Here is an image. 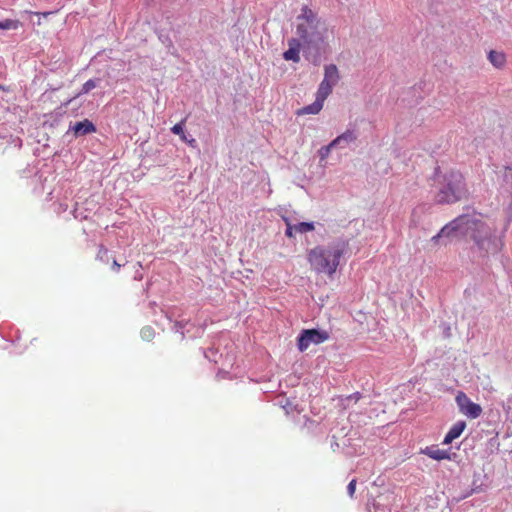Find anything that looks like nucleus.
<instances>
[{"label": "nucleus", "instance_id": "1", "mask_svg": "<svg viewBox=\"0 0 512 512\" xmlns=\"http://www.w3.org/2000/svg\"><path fill=\"white\" fill-rule=\"evenodd\" d=\"M296 19L300 21L296 31L303 41L304 57L314 66H319L329 47L326 41V23L307 5L302 6Z\"/></svg>", "mask_w": 512, "mask_h": 512}, {"label": "nucleus", "instance_id": "2", "mask_svg": "<svg viewBox=\"0 0 512 512\" xmlns=\"http://www.w3.org/2000/svg\"><path fill=\"white\" fill-rule=\"evenodd\" d=\"M348 250L349 241L339 237L327 245H317L310 249L307 253V260L316 273H325L332 277L340 264L341 257Z\"/></svg>", "mask_w": 512, "mask_h": 512}, {"label": "nucleus", "instance_id": "3", "mask_svg": "<svg viewBox=\"0 0 512 512\" xmlns=\"http://www.w3.org/2000/svg\"><path fill=\"white\" fill-rule=\"evenodd\" d=\"M465 215L466 219L463 220L461 237L471 239L482 257L489 253L496 254L500 252L504 246L502 241L504 234L502 233L501 236L496 237L484 221L474 215Z\"/></svg>", "mask_w": 512, "mask_h": 512}, {"label": "nucleus", "instance_id": "4", "mask_svg": "<svg viewBox=\"0 0 512 512\" xmlns=\"http://www.w3.org/2000/svg\"><path fill=\"white\" fill-rule=\"evenodd\" d=\"M437 186L434 201L439 205H451L466 199L469 195L465 177L459 170L450 169L444 172Z\"/></svg>", "mask_w": 512, "mask_h": 512}, {"label": "nucleus", "instance_id": "5", "mask_svg": "<svg viewBox=\"0 0 512 512\" xmlns=\"http://www.w3.org/2000/svg\"><path fill=\"white\" fill-rule=\"evenodd\" d=\"M329 337L328 331L321 328L302 329L296 338V346L300 352H304L310 344H321Z\"/></svg>", "mask_w": 512, "mask_h": 512}, {"label": "nucleus", "instance_id": "6", "mask_svg": "<svg viewBox=\"0 0 512 512\" xmlns=\"http://www.w3.org/2000/svg\"><path fill=\"white\" fill-rule=\"evenodd\" d=\"M466 219V215H459L446 225H444L440 231L432 237L431 241L435 244H447L454 237H461L463 230V220Z\"/></svg>", "mask_w": 512, "mask_h": 512}, {"label": "nucleus", "instance_id": "7", "mask_svg": "<svg viewBox=\"0 0 512 512\" xmlns=\"http://www.w3.org/2000/svg\"><path fill=\"white\" fill-rule=\"evenodd\" d=\"M456 403L459 411L471 419L478 418L482 413L481 406L472 402L463 392L457 394Z\"/></svg>", "mask_w": 512, "mask_h": 512}, {"label": "nucleus", "instance_id": "8", "mask_svg": "<svg viewBox=\"0 0 512 512\" xmlns=\"http://www.w3.org/2000/svg\"><path fill=\"white\" fill-rule=\"evenodd\" d=\"M97 132V126L88 118H85L81 121H77L75 123H70L68 131L66 135L72 133L74 138L85 137L87 135L93 134Z\"/></svg>", "mask_w": 512, "mask_h": 512}, {"label": "nucleus", "instance_id": "9", "mask_svg": "<svg viewBox=\"0 0 512 512\" xmlns=\"http://www.w3.org/2000/svg\"><path fill=\"white\" fill-rule=\"evenodd\" d=\"M299 38H290L288 40V49L283 52L282 57L286 61L298 63L300 61V50L303 49V43Z\"/></svg>", "mask_w": 512, "mask_h": 512}, {"label": "nucleus", "instance_id": "10", "mask_svg": "<svg viewBox=\"0 0 512 512\" xmlns=\"http://www.w3.org/2000/svg\"><path fill=\"white\" fill-rule=\"evenodd\" d=\"M73 102V99H69L66 102L62 103L59 107H57L53 112L48 114H44V117L49 118L43 122V127L55 128L58 126L62 116L65 114L64 108L67 107L70 103Z\"/></svg>", "mask_w": 512, "mask_h": 512}, {"label": "nucleus", "instance_id": "11", "mask_svg": "<svg viewBox=\"0 0 512 512\" xmlns=\"http://www.w3.org/2000/svg\"><path fill=\"white\" fill-rule=\"evenodd\" d=\"M185 121L186 119L179 121L173 127H171L170 131L173 134L178 135L181 141L186 143L188 146L196 148L198 146V143L195 138H193L190 134L186 132Z\"/></svg>", "mask_w": 512, "mask_h": 512}, {"label": "nucleus", "instance_id": "12", "mask_svg": "<svg viewBox=\"0 0 512 512\" xmlns=\"http://www.w3.org/2000/svg\"><path fill=\"white\" fill-rule=\"evenodd\" d=\"M315 229V225L313 221L310 222H299L297 224H288V227L285 230V236L288 238L294 237V232H298L301 234L311 232Z\"/></svg>", "mask_w": 512, "mask_h": 512}, {"label": "nucleus", "instance_id": "13", "mask_svg": "<svg viewBox=\"0 0 512 512\" xmlns=\"http://www.w3.org/2000/svg\"><path fill=\"white\" fill-rule=\"evenodd\" d=\"M466 428L464 421H457L452 425L447 434L444 437L443 444L447 445L452 443L453 440L458 438Z\"/></svg>", "mask_w": 512, "mask_h": 512}, {"label": "nucleus", "instance_id": "14", "mask_svg": "<svg viewBox=\"0 0 512 512\" xmlns=\"http://www.w3.org/2000/svg\"><path fill=\"white\" fill-rule=\"evenodd\" d=\"M323 80L336 85L340 80V73L335 64H328L324 66Z\"/></svg>", "mask_w": 512, "mask_h": 512}, {"label": "nucleus", "instance_id": "15", "mask_svg": "<svg viewBox=\"0 0 512 512\" xmlns=\"http://www.w3.org/2000/svg\"><path fill=\"white\" fill-rule=\"evenodd\" d=\"M323 105H324V103L316 98L312 104L306 105V106L298 109L296 114L297 115H304V114L316 115L322 110Z\"/></svg>", "mask_w": 512, "mask_h": 512}, {"label": "nucleus", "instance_id": "16", "mask_svg": "<svg viewBox=\"0 0 512 512\" xmlns=\"http://www.w3.org/2000/svg\"><path fill=\"white\" fill-rule=\"evenodd\" d=\"M335 85L322 80L316 92V98L324 103L328 96L332 93Z\"/></svg>", "mask_w": 512, "mask_h": 512}, {"label": "nucleus", "instance_id": "17", "mask_svg": "<svg viewBox=\"0 0 512 512\" xmlns=\"http://www.w3.org/2000/svg\"><path fill=\"white\" fill-rule=\"evenodd\" d=\"M155 33L157 34L159 41L167 48L168 52L173 53L171 50H175V47L169 31L166 29H155Z\"/></svg>", "mask_w": 512, "mask_h": 512}, {"label": "nucleus", "instance_id": "18", "mask_svg": "<svg viewBox=\"0 0 512 512\" xmlns=\"http://www.w3.org/2000/svg\"><path fill=\"white\" fill-rule=\"evenodd\" d=\"M424 453L434 460L450 459L449 453L446 450H441L435 447H427Z\"/></svg>", "mask_w": 512, "mask_h": 512}, {"label": "nucleus", "instance_id": "19", "mask_svg": "<svg viewBox=\"0 0 512 512\" xmlns=\"http://www.w3.org/2000/svg\"><path fill=\"white\" fill-rule=\"evenodd\" d=\"M102 82V79L101 78H93V79H89L88 81H86L83 85H82V88L80 89V91L76 94V96L73 99V101L83 95V94H87L89 93L91 90H93L94 88L98 87L100 85V83Z\"/></svg>", "mask_w": 512, "mask_h": 512}, {"label": "nucleus", "instance_id": "20", "mask_svg": "<svg viewBox=\"0 0 512 512\" xmlns=\"http://www.w3.org/2000/svg\"><path fill=\"white\" fill-rule=\"evenodd\" d=\"M488 59L496 68L502 67L506 61L505 54L495 50H490L488 52Z\"/></svg>", "mask_w": 512, "mask_h": 512}, {"label": "nucleus", "instance_id": "21", "mask_svg": "<svg viewBox=\"0 0 512 512\" xmlns=\"http://www.w3.org/2000/svg\"><path fill=\"white\" fill-rule=\"evenodd\" d=\"M337 137L339 138L341 145L344 147L357 140L358 135L355 130L348 129Z\"/></svg>", "mask_w": 512, "mask_h": 512}, {"label": "nucleus", "instance_id": "22", "mask_svg": "<svg viewBox=\"0 0 512 512\" xmlns=\"http://www.w3.org/2000/svg\"><path fill=\"white\" fill-rule=\"evenodd\" d=\"M156 334V330L151 325H145L140 330V337L145 342L153 341Z\"/></svg>", "mask_w": 512, "mask_h": 512}, {"label": "nucleus", "instance_id": "23", "mask_svg": "<svg viewBox=\"0 0 512 512\" xmlns=\"http://www.w3.org/2000/svg\"><path fill=\"white\" fill-rule=\"evenodd\" d=\"M21 22L17 19H3L0 20V30H17Z\"/></svg>", "mask_w": 512, "mask_h": 512}, {"label": "nucleus", "instance_id": "24", "mask_svg": "<svg viewBox=\"0 0 512 512\" xmlns=\"http://www.w3.org/2000/svg\"><path fill=\"white\" fill-rule=\"evenodd\" d=\"M509 193H510V202H509L508 206L505 208L506 219H505V225L503 228V234H505V232L507 231L508 227L510 226V224L512 222V191Z\"/></svg>", "mask_w": 512, "mask_h": 512}, {"label": "nucleus", "instance_id": "25", "mask_svg": "<svg viewBox=\"0 0 512 512\" xmlns=\"http://www.w3.org/2000/svg\"><path fill=\"white\" fill-rule=\"evenodd\" d=\"M503 181L508 187V191H512V167L511 166H505L504 168V174H503Z\"/></svg>", "mask_w": 512, "mask_h": 512}, {"label": "nucleus", "instance_id": "26", "mask_svg": "<svg viewBox=\"0 0 512 512\" xmlns=\"http://www.w3.org/2000/svg\"><path fill=\"white\" fill-rule=\"evenodd\" d=\"M96 259L103 263H108L110 260L109 251L103 244L99 245V250L96 255Z\"/></svg>", "mask_w": 512, "mask_h": 512}, {"label": "nucleus", "instance_id": "27", "mask_svg": "<svg viewBox=\"0 0 512 512\" xmlns=\"http://www.w3.org/2000/svg\"><path fill=\"white\" fill-rule=\"evenodd\" d=\"M187 323L188 322H184V321H175L171 328L172 331H174L175 333H180L182 340L185 338V332L183 329Z\"/></svg>", "mask_w": 512, "mask_h": 512}, {"label": "nucleus", "instance_id": "28", "mask_svg": "<svg viewBox=\"0 0 512 512\" xmlns=\"http://www.w3.org/2000/svg\"><path fill=\"white\" fill-rule=\"evenodd\" d=\"M218 355V350L214 348H209L207 351H204V356L207 358L210 362L217 363L216 356Z\"/></svg>", "mask_w": 512, "mask_h": 512}, {"label": "nucleus", "instance_id": "29", "mask_svg": "<svg viewBox=\"0 0 512 512\" xmlns=\"http://www.w3.org/2000/svg\"><path fill=\"white\" fill-rule=\"evenodd\" d=\"M443 176H444V172H442L440 166L437 165L434 168V171H433V174H432L431 178L434 180L436 185H438L441 182Z\"/></svg>", "mask_w": 512, "mask_h": 512}, {"label": "nucleus", "instance_id": "30", "mask_svg": "<svg viewBox=\"0 0 512 512\" xmlns=\"http://www.w3.org/2000/svg\"><path fill=\"white\" fill-rule=\"evenodd\" d=\"M439 327L442 329V335L444 338H450L452 335L450 324L442 322Z\"/></svg>", "mask_w": 512, "mask_h": 512}, {"label": "nucleus", "instance_id": "31", "mask_svg": "<svg viewBox=\"0 0 512 512\" xmlns=\"http://www.w3.org/2000/svg\"><path fill=\"white\" fill-rule=\"evenodd\" d=\"M330 152H331V149L327 145L322 146L318 150V156L320 158V161L325 160L329 156Z\"/></svg>", "mask_w": 512, "mask_h": 512}, {"label": "nucleus", "instance_id": "32", "mask_svg": "<svg viewBox=\"0 0 512 512\" xmlns=\"http://www.w3.org/2000/svg\"><path fill=\"white\" fill-rule=\"evenodd\" d=\"M356 484H357L356 479H352V480L349 482L348 486H347V492H348V495H349L351 498H353L354 493H355V491H356Z\"/></svg>", "mask_w": 512, "mask_h": 512}, {"label": "nucleus", "instance_id": "33", "mask_svg": "<svg viewBox=\"0 0 512 512\" xmlns=\"http://www.w3.org/2000/svg\"><path fill=\"white\" fill-rule=\"evenodd\" d=\"M228 376H229V372H227L225 370L219 369L217 372L218 380L230 379Z\"/></svg>", "mask_w": 512, "mask_h": 512}, {"label": "nucleus", "instance_id": "34", "mask_svg": "<svg viewBox=\"0 0 512 512\" xmlns=\"http://www.w3.org/2000/svg\"><path fill=\"white\" fill-rule=\"evenodd\" d=\"M331 150L335 147H343L340 143V140L338 137H336L335 139H333L328 145H327Z\"/></svg>", "mask_w": 512, "mask_h": 512}, {"label": "nucleus", "instance_id": "35", "mask_svg": "<svg viewBox=\"0 0 512 512\" xmlns=\"http://www.w3.org/2000/svg\"><path fill=\"white\" fill-rule=\"evenodd\" d=\"M63 87V83L59 84L58 86L54 87L53 85L49 84L48 85V88L46 89V91L44 92L43 96L46 95L49 91L51 92H54L56 90H59L60 88Z\"/></svg>", "mask_w": 512, "mask_h": 512}, {"label": "nucleus", "instance_id": "36", "mask_svg": "<svg viewBox=\"0 0 512 512\" xmlns=\"http://www.w3.org/2000/svg\"><path fill=\"white\" fill-rule=\"evenodd\" d=\"M122 265L119 264L117 262V260L115 258H113V261H112V269L115 271V272H119L120 269H121Z\"/></svg>", "mask_w": 512, "mask_h": 512}, {"label": "nucleus", "instance_id": "37", "mask_svg": "<svg viewBox=\"0 0 512 512\" xmlns=\"http://www.w3.org/2000/svg\"><path fill=\"white\" fill-rule=\"evenodd\" d=\"M282 219L286 224V228L288 227V224H292L289 217L283 216Z\"/></svg>", "mask_w": 512, "mask_h": 512}, {"label": "nucleus", "instance_id": "38", "mask_svg": "<svg viewBox=\"0 0 512 512\" xmlns=\"http://www.w3.org/2000/svg\"><path fill=\"white\" fill-rule=\"evenodd\" d=\"M0 90L7 91L8 89L4 85L0 84Z\"/></svg>", "mask_w": 512, "mask_h": 512}]
</instances>
